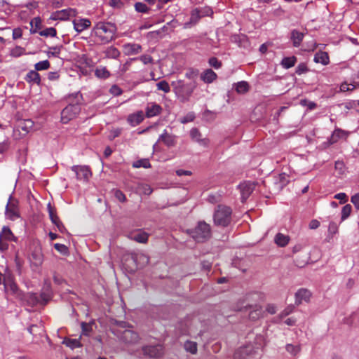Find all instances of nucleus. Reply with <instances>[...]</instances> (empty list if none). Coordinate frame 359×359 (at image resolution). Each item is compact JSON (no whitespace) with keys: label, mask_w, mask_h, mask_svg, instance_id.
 Segmentation results:
<instances>
[{"label":"nucleus","mask_w":359,"mask_h":359,"mask_svg":"<svg viewBox=\"0 0 359 359\" xmlns=\"http://www.w3.org/2000/svg\"><path fill=\"white\" fill-rule=\"evenodd\" d=\"M26 301L31 306H34L38 304H41L39 297L36 293H29L26 296Z\"/></svg>","instance_id":"7c9ffc66"},{"label":"nucleus","mask_w":359,"mask_h":359,"mask_svg":"<svg viewBox=\"0 0 359 359\" xmlns=\"http://www.w3.org/2000/svg\"><path fill=\"white\" fill-rule=\"evenodd\" d=\"M123 265L129 273H134L138 269L137 253L126 255L123 259Z\"/></svg>","instance_id":"1a4fd4ad"},{"label":"nucleus","mask_w":359,"mask_h":359,"mask_svg":"<svg viewBox=\"0 0 359 359\" xmlns=\"http://www.w3.org/2000/svg\"><path fill=\"white\" fill-rule=\"evenodd\" d=\"M355 86L353 84H348L346 82H344L340 86V90L342 92H346L349 90H353Z\"/></svg>","instance_id":"13d9d810"},{"label":"nucleus","mask_w":359,"mask_h":359,"mask_svg":"<svg viewBox=\"0 0 359 359\" xmlns=\"http://www.w3.org/2000/svg\"><path fill=\"white\" fill-rule=\"evenodd\" d=\"M137 261L138 268H142L149 263V258L144 254H137Z\"/></svg>","instance_id":"ea45409f"},{"label":"nucleus","mask_w":359,"mask_h":359,"mask_svg":"<svg viewBox=\"0 0 359 359\" xmlns=\"http://www.w3.org/2000/svg\"><path fill=\"white\" fill-rule=\"evenodd\" d=\"M143 355L149 358H158L164 353V348L162 344L147 345L142 348Z\"/></svg>","instance_id":"423d86ee"},{"label":"nucleus","mask_w":359,"mask_h":359,"mask_svg":"<svg viewBox=\"0 0 359 359\" xmlns=\"http://www.w3.org/2000/svg\"><path fill=\"white\" fill-rule=\"evenodd\" d=\"M186 351L191 354H196L198 351L197 343L192 341H187L184 345Z\"/></svg>","instance_id":"72a5a7b5"},{"label":"nucleus","mask_w":359,"mask_h":359,"mask_svg":"<svg viewBox=\"0 0 359 359\" xmlns=\"http://www.w3.org/2000/svg\"><path fill=\"white\" fill-rule=\"evenodd\" d=\"M311 296V293L307 289H299L295 294V304L299 305L303 301L308 302Z\"/></svg>","instance_id":"a211bd4d"},{"label":"nucleus","mask_w":359,"mask_h":359,"mask_svg":"<svg viewBox=\"0 0 359 359\" xmlns=\"http://www.w3.org/2000/svg\"><path fill=\"white\" fill-rule=\"evenodd\" d=\"M93 32L100 43H107L114 39L116 27L111 22H98L94 26Z\"/></svg>","instance_id":"f257e3e1"},{"label":"nucleus","mask_w":359,"mask_h":359,"mask_svg":"<svg viewBox=\"0 0 359 359\" xmlns=\"http://www.w3.org/2000/svg\"><path fill=\"white\" fill-rule=\"evenodd\" d=\"M109 4L110 6L116 8H121L123 6L121 0H109Z\"/></svg>","instance_id":"e2e57ef3"},{"label":"nucleus","mask_w":359,"mask_h":359,"mask_svg":"<svg viewBox=\"0 0 359 359\" xmlns=\"http://www.w3.org/2000/svg\"><path fill=\"white\" fill-rule=\"evenodd\" d=\"M13 238V234L8 226H4L0 232V240L11 241Z\"/></svg>","instance_id":"473e14b6"},{"label":"nucleus","mask_w":359,"mask_h":359,"mask_svg":"<svg viewBox=\"0 0 359 359\" xmlns=\"http://www.w3.org/2000/svg\"><path fill=\"white\" fill-rule=\"evenodd\" d=\"M158 141H161L167 147H174L177 143V137L172 134L168 133L165 130L160 135Z\"/></svg>","instance_id":"f3484780"},{"label":"nucleus","mask_w":359,"mask_h":359,"mask_svg":"<svg viewBox=\"0 0 359 359\" xmlns=\"http://www.w3.org/2000/svg\"><path fill=\"white\" fill-rule=\"evenodd\" d=\"M128 122L133 126L139 125L144 120V114L142 111L132 114L128 117Z\"/></svg>","instance_id":"4be33fe9"},{"label":"nucleus","mask_w":359,"mask_h":359,"mask_svg":"<svg viewBox=\"0 0 359 359\" xmlns=\"http://www.w3.org/2000/svg\"><path fill=\"white\" fill-rule=\"evenodd\" d=\"M76 13V11L73 8L63 9L55 12L53 14V19L66 20L69 19V17H75Z\"/></svg>","instance_id":"ddd939ff"},{"label":"nucleus","mask_w":359,"mask_h":359,"mask_svg":"<svg viewBox=\"0 0 359 359\" xmlns=\"http://www.w3.org/2000/svg\"><path fill=\"white\" fill-rule=\"evenodd\" d=\"M157 89L168 93L170 91V87L168 83L165 81H161L156 84Z\"/></svg>","instance_id":"8fccbe9b"},{"label":"nucleus","mask_w":359,"mask_h":359,"mask_svg":"<svg viewBox=\"0 0 359 359\" xmlns=\"http://www.w3.org/2000/svg\"><path fill=\"white\" fill-rule=\"evenodd\" d=\"M351 203L354 205L357 210H359V193L353 195L351 198Z\"/></svg>","instance_id":"338daca9"},{"label":"nucleus","mask_w":359,"mask_h":359,"mask_svg":"<svg viewBox=\"0 0 359 359\" xmlns=\"http://www.w3.org/2000/svg\"><path fill=\"white\" fill-rule=\"evenodd\" d=\"M314 62L316 63H321L324 65L330 62L329 55L326 52L319 51L314 55Z\"/></svg>","instance_id":"bb28decb"},{"label":"nucleus","mask_w":359,"mask_h":359,"mask_svg":"<svg viewBox=\"0 0 359 359\" xmlns=\"http://www.w3.org/2000/svg\"><path fill=\"white\" fill-rule=\"evenodd\" d=\"M290 237L281 233H278L275 236V243L280 247H285L289 243Z\"/></svg>","instance_id":"c756f323"},{"label":"nucleus","mask_w":359,"mask_h":359,"mask_svg":"<svg viewBox=\"0 0 359 359\" xmlns=\"http://www.w3.org/2000/svg\"><path fill=\"white\" fill-rule=\"evenodd\" d=\"M190 136L193 140L198 142L199 144L203 146H207L209 143V140L208 139L202 138L201 133L196 128H192L190 130Z\"/></svg>","instance_id":"aec40b11"},{"label":"nucleus","mask_w":359,"mask_h":359,"mask_svg":"<svg viewBox=\"0 0 359 359\" xmlns=\"http://www.w3.org/2000/svg\"><path fill=\"white\" fill-rule=\"evenodd\" d=\"M50 67V62L48 60L40 61L35 64L34 68L36 71L46 70Z\"/></svg>","instance_id":"c03bdc74"},{"label":"nucleus","mask_w":359,"mask_h":359,"mask_svg":"<svg viewBox=\"0 0 359 359\" xmlns=\"http://www.w3.org/2000/svg\"><path fill=\"white\" fill-rule=\"evenodd\" d=\"M105 54L106 57L115 59L120 55V52L116 48L111 46L107 49Z\"/></svg>","instance_id":"4c0bfd02"},{"label":"nucleus","mask_w":359,"mask_h":359,"mask_svg":"<svg viewBox=\"0 0 359 359\" xmlns=\"http://www.w3.org/2000/svg\"><path fill=\"white\" fill-rule=\"evenodd\" d=\"M217 77V74L211 69L205 70L201 76V79L206 83H212Z\"/></svg>","instance_id":"b1692460"},{"label":"nucleus","mask_w":359,"mask_h":359,"mask_svg":"<svg viewBox=\"0 0 359 359\" xmlns=\"http://www.w3.org/2000/svg\"><path fill=\"white\" fill-rule=\"evenodd\" d=\"M67 346L72 348L81 346L79 339H67L64 341Z\"/></svg>","instance_id":"79ce46f5"},{"label":"nucleus","mask_w":359,"mask_h":359,"mask_svg":"<svg viewBox=\"0 0 359 359\" xmlns=\"http://www.w3.org/2000/svg\"><path fill=\"white\" fill-rule=\"evenodd\" d=\"M25 81L28 83H33L36 85H40L41 77L37 71L31 70L27 74Z\"/></svg>","instance_id":"393cba45"},{"label":"nucleus","mask_w":359,"mask_h":359,"mask_svg":"<svg viewBox=\"0 0 359 359\" xmlns=\"http://www.w3.org/2000/svg\"><path fill=\"white\" fill-rule=\"evenodd\" d=\"M286 351L290 353L292 355H297L301 351V347L299 345H293L291 344H287L285 346Z\"/></svg>","instance_id":"58836bf2"},{"label":"nucleus","mask_w":359,"mask_h":359,"mask_svg":"<svg viewBox=\"0 0 359 359\" xmlns=\"http://www.w3.org/2000/svg\"><path fill=\"white\" fill-rule=\"evenodd\" d=\"M328 232L330 234H336L338 232V226L337 223L334 222H331L328 226Z\"/></svg>","instance_id":"bf43d9fd"},{"label":"nucleus","mask_w":359,"mask_h":359,"mask_svg":"<svg viewBox=\"0 0 359 359\" xmlns=\"http://www.w3.org/2000/svg\"><path fill=\"white\" fill-rule=\"evenodd\" d=\"M30 262L32 264L38 266L43 262V257L40 252H33L30 257Z\"/></svg>","instance_id":"c9c22d12"},{"label":"nucleus","mask_w":359,"mask_h":359,"mask_svg":"<svg viewBox=\"0 0 359 359\" xmlns=\"http://www.w3.org/2000/svg\"><path fill=\"white\" fill-rule=\"evenodd\" d=\"M304 38L303 33L297 31V30H293L291 32V39L292 41L293 46L295 47H298L300 46L302 40Z\"/></svg>","instance_id":"c85d7f7f"},{"label":"nucleus","mask_w":359,"mask_h":359,"mask_svg":"<svg viewBox=\"0 0 359 359\" xmlns=\"http://www.w3.org/2000/svg\"><path fill=\"white\" fill-rule=\"evenodd\" d=\"M39 34L43 36L54 37L57 34V31L54 27L46 28L39 32Z\"/></svg>","instance_id":"49530a36"},{"label":"nucleus","mask_w":359,"mask_h":359,"mask_svg":"<svg viewBox=\"0 0 359 359\" xmlns=\"http://www.w3.org/2000/svg\"><path fill=\"white\" fill-rule=\"evenodd\" d=\"M334 198L339 200L341 203H344L347 201L348 196L345 193H339L334 196Z\"/></svg>","instance_id":"0e129e2a"},{"label":"nucleus","mask_w":359,"mask_h":359,"mask_svg":"<svg viewBox=\"0 0 359 359\" xmlns=\"http://www.w3.org/2000/svg\"><path fill=\"white\" fill-rule=\"evenodd\" d=\"M198 71L194 69H188L185 73V76L191 80V81H195L198 76Z\"/></svg>","instance_id":"5fc2aeb1"},{"label":"nucleus","mask_w":359,"mask_h":359,"mask_svg":"<svg viewBox=\"0 0 359 359\" xmlns=\"http://www.w3.org/2000/svg\"><path fill=\"white\" fill-rule=\"evenodd\" d=\"M175 93L183 99H187L191 96L194 90L195 89L196 84V81H191L188 83H185L182 80H177L171 83Z\"/></svg>","instance_id":"20e7f679"},{"label":"nucleus","mask_w":359,"mask_h":359,"mask_svg":"<svg viewBox=\"0 0 359 359\" xmlns=\"http://www.w3.org/2000/svg\"><path fill=\"white\" fill-rule=\"evenodd\" d=\"M130 238L140 243H146L148 241L149 234L144 231H138L132 233Z\"/></svg>","instance_id":"5701e85b"},{"label":"nucleus","mask_w":359,"mask_h":359,"mask_svg":"<svg viewBox=\"0 0 359 359\" xmlns=\"http://www.w3.org/2000/svg\"><path fill=\"white\" fill-rule=\"evenodd\" d=\"M3 284L6 293L15 294L18 291V286L14 282L13 278L11 274H5L4 276Z\"/></svg>","instance_id":"f8f14e48"},{"label":"nucleus","mask_w":359,"mask_h":359,"mask_svg":"<svg viewBox=\"0 0 359 359\" xmlns=\"http://www.w3.org/2000/svg\"><path fill=\"white\" fill-rule=\"evenodd\" d=\"M293 306H289L287 308H285L280 314V318H283L287 316H288L290 313H291L293 311Z\"/></svg>","instance_id":"69168bd1"},{"label":"nucleus","mask_w":359,"mask_h":359,"mask_svg":"<svg viewBox=\"0 0 359 359\" xmlns=\"http://www.w3.org/2000/svg\"><path fill=\"white\" fill-rule=\"evenodd\" d=\"M139 190L145 195H150L152 193V189L148 184H140L138 187Z\"/></svg>","instance_id":"6e6d98bb"},{"label":"nucleus","mask_w":359,"mask_h":359,"mask_svg":"<svg viewBox=\"0 0 359 359\" xmlns=\"http://www.w3.org/2000/svg\"><path fill=\"white\" fill-rule=\"evenodd\" d=\"M209 65L213 68L218 69L222 67V62L217 57H212L208 60Z\"/></svg>","instance_id":"864d4df0"},{"label":"nucleus","mask_w":359,"mask_h":359,"mask_svg":"<svg viewBox=\"0 0 359 359\" xmlns=\"http://www.w3.org/2000/svg\"><path fill=\"white\" fill-rule=\"evenodd\" d=\"M72 170L75 172L76 179L79 180L87 181L92 175L89 167L86 165H74L72 167Z\"/></svg>","instance_id":"9b49d317"},{"label":"nucleus","mask_w":359,"mask_h":359,"mask_svg":"<svg viewBox=\"0 0 359 359\" xmlns=\"http://www.w3.org/2000/svg\"><path fill=\"white\" fill-rule=\"evenodd\" d=\"M297 62V57L294 56L284 57L281 61V65L285 68L289 69L294 66Z\"/></svg>","instance_id":"2f4dec72"},{"label":"nucleus","mask_w":359,"mask_h":359,"mask_svg":"<svg viewBox=\"0 0 359 359\" xmlns=\"http://www.w3.org/2000/svg\"><path fill=\"white\" fill-rule=\"evenodd\" d=\"M202 17V15L200 13V10L198 8H195L191 12V20H196Z\"/></svg>","instance_id":"774afa93"},{"label":"nucleus","mask_w":359,"mask_h":359,"mask_svg":"<svg viewBox=\"0 0 359 359\" xmlns=\"http://www.w3.org/2000/svg\"><path fill=\"white\" fill-rule=\"evenodd\" d=\"M54 248L56 250L61 252L63 255H66L68 252V248L63 244L55 243Z\"/></svg>","instance_id":"4d7b16f0"},{"label":"nucleus","mask_w":359,"mask_h":359,"mask_svg":"<svg viewBox=\"0 0 359 359\" xmlns=\"http://www.w3.org/2000/svg\"><path fill=\"white\" fill-rule=\"evenodd\" d=\"M307 71H308L307 67H306V64H304V63L299 64L296 69V73L299 75H301V74L306 72Z\"/></svg>","instance_id":"680f3d73"},{"label":"nucleus","mask_w":359,"mask_h":359,"mask_svg":"<svg viewBox=\"0 0 359 359\" xmlns=\"http://www.w3.org/2000/svg\"><path fill=\"white\" fill-rule=\"evenodd\" d=\"M264 301V294L261 292H250L245 295L243 300V306L238 309L239 311L248 310L250 304H260Z\"/></svg>","instance_id":"39448f33"},{"label":"nucleus","mask_w":359,"mask_h":359,"mask_svg":"<svg viewBox=\"0 0 359 359\" xmlns=\"http://www.w3.org/2000/svg\"><path fill=\"white\" fill-rule=\"evenodd\" d=\"M6 216L11 220H15L20 217L18 201L11 196L6 207Z\"/></svg>","instance_id":"6e6552de"},{"label":"nucleus","mask_w":359,"mask_h":359,"mask_svg":"<svg viewBox=\"0 0 359 359\" xmlns=\"http://www.w3.org/2000/svg\"><path fill=\"white\" fill-rule=\"evenodd\" d=\"M121 339L127 344H136L139 339V335L137 332L131 330H126L121 335Z\"/></svg>","instance_id":"dca6fc26"},{"label":"nucleus","mask_w":359,"mask_h":359,"mask_svg":"<svg viewBox=\"0 0 359 359\" xmlns=\"http://www.w3.org/2000/svg\"><path fill=\"white\" fill-rule=\"evenodd\" d=\"M133 167L135 168H148L151 167V164L148 159H141L139 161H137L134 164Z\"/></svg>","instance_id":"603ef678"},{"label":"nucleus","mask_w":359,"mask_h":359,"mask_svg":"<svg viewBox=\"0 0 359 359\" xmlns=\"http://www.w3.org/2000/svg\"><path fill=\"white\" fill-rule=\"evenodd\" d=\"M135 8L136 11H137L139 13H146L149 10L148 6L145 4L142 3V2H137L135 4Z\"/></svg>","instance_id":"3c124183"},{"label":"nucleus","mask_w":359,"mask_h":359,"mask_svg":"<svg viewBox=\"0 0 359 359\" xmlns=\"http://www.w3.org/2000/svg\"><path fill=\"white\" fill-rule=\"evenodd\" d=\"M232 210L224 205H218L215 210L213 219L215 225L227 226L231 222Z\"/></svg>","instance_id":"7ed1b4c3"},{"label":"nucleus","mask_w":359,"mask_h":359,"mask_svg":"<svg viewBox=\"0 0 359 359\" xmlns=\"http://www.w3.org/2000/svg\"><path fill=\"white\" fill-rule=\"evenodd\" d=\"M352 206L350 204L345 205L341 210V221L346 219L351 215Z\"/></svg>","instance_id":"37998d69"},{"label":"nucleus","mask_w":359,"mask_h":359,"mask_svg":"<svg viewBox=\"0 0 359 359\" xmlns=\"http://www.w3.org/2000/svg\"><path fill=\"white\" fill-rule=\"evenodd\" d=\"M162 107L156 103H150L146 108V116L151 118L161 113Z\"/></svg>","instance_id":"6ab92c4d"},{"label":"nucleus","mask_w":359,"mask_h":359,"mask_svg":"<svg viewBox=\"0 0 359 359\" xmlns=\"http://www.w3.org/2000/svg\"><path fill=\"white\" fill-rule=\"evenodd\" d=\"M80 111L81 107L79 104H69L61 112V121L63 123H67L76 118Z\"/></svg>","instance_id":"0eeeda50"},{"label":"nucleus","mask_w":359,"mask_h":359,"mask_svg":"<svg viewBox=\"0 0 359 359\" xmlns=\"http://www.w3.org/2000/svg\"><path fill=\"white\" fill-rule=\"evenodd\" d=\"M256 184L253 182H244L239 184L238 189L241 194V201L244 203L251 195L255 188Z\"/></svg>","instance_id":"9d476101"},{"label":"nucleus","mask_w":359,"mask_h":359,"mask_svg":"<svg viewBox=\"0 0 359 359\" xmlns=\"http://www.w3.org/2000/svg\"><path fill=\"white\" fill-rule=\"evenodd\" d=\"M249 89L248 83L246 81H241L236 84V90L238 93H246Z\"/></svg>","instance_id":"a18cd8bd"},{"label":"nucleus","mask_w":359,"mask_h":359,"mask_svg":"<svg viewBox=\"0 0 359 359\" xmlns=\"http://www.w3.org/2000/svg\"><path fill=\"white\" fill-rule=\"evenodd\" d=\"M30 25L32 26L31 32L36 33L41 28V20L39 17L34 18L31 22Z\"/></svg>","instance_id":"e433bc0d"},{"label":"nucleus","mask_w":359,"mask_h":359,"mask_svg":"<svg viewBox=\"0 0 359 359\" xmlns=\"http://www.w3.org/2000/svg\"><path fill=\"white\" fill-rule=\"evenodd\" d=\"M62 48V46H52V47H50L48 49L49 50L48 51V56L50 57V56H53V57H59V55L60 53V51H61V48Z\"/></svg>","instance_id":"09e8293b"},{"label":"nucleus","mask_w":359,"mask_h":359,"mask_svg":"<svg viewBox=\"0 0 359 359\" xmlns=\"http://www.w3.org/2000/svg\"><path fill=\"white\" fill-rule=\"evenodd\" d=\"M95 75L100 79H107L110 76V73L106 67H101L95 69Z\"/></svg>","instance_id":"f704fd0d"},{"label":"nucleus","mask_w":359,"mask_h":359,"mask_svg":"<svg viewBox=\"0 0 359 359\" xmlns=\"http://www.w3.org/2000/svg\"><path fill=\"white\" fill-rule=\"evenodd\" d=\"M73 25L74 29L81 33L90 27L91 22L87 18H76L73 20Z\"/></svg>","instance_id":"4468645a"},{"label":"nucleus","mask_w":359,"mask_h":359,"mask_svg":"<svg viewBox=\"0 0 359 359\" xmlns=\"http://www.w3.org/2000/svg\"><path fill=\"white\" fill-rule=\"evenodd\" d=\"M346 137V132L341 129H336L332 133L331 137L329 139L330 144L337 142L341 138Z\"/></svg>","instance_id":"cd10ccee"},{"label":"nucleus","mask_w":359,"mask_h":359,"mask_svg":"<svg viewBox=\"0 0 359 359\" xmlns=\"http://www.w3.org/2000/svg\"><path fill=\"white\" fill-rule=\"evenodd\" d=\"M39 299L41 301V304H46L47 302L51 298V290H50V283L45 282V285L43 287V291L41 293Z\"/></svg>","instance_id":"412c9836"},{"label":"nucleus","mask_w":359,"mask_h":359,"mask_svg":"<svg viewBox=\"0 0 359 359\" xmlns=\"http://www.w3.org/2000/svg\"><path fill=\"white\" fill-rule=\"evenodd\" d=\"M186 233L198 243H203L209 240L212 236L210 224L204 221H199L195 227L187 229Z\"/></svg>","instance_id":"f03ea898"},{"label":"nucleus","mask_w":359,"mask_h":359,"mask_svg":"<svg viewBox=\"0 0 359 359\" xmlns=\"http://www.w3.org/2000/svg\"><path fill=\"white\" fill-rule=\"evenodd\" d=\"M124 51L127 55H135L142 51V46L136 43H128L124 45Z\"/></svg>","instance_id":"a878e982"},{"label":"nucleus","mask_w":359,"mask_h":359,"mask_svg":"<svg viewBox=\"0 0 359 359\" xmlns=\"http://www.w3.org/2000/svg\"><path fill=\"white\" fill-rule=\"evenodd\" d=\"M249 318L252 320H257L263 317L264 311L261 304H250Z\"/></svg>","instance_id":"2eb2a0df"},{"label":"nucleus","mask_w":359,"mask_h":359,"mask_svg":"<svg viewBox=\"0 0 359 359\" xmlns=\"http://www.w3.org/2000/svg\"><path fill=\"white\" fill-rule=\"evenodd\" d=\"M140 60L144 65L153 63V58L149 55H143L140 57Z\"/></svg>","instance_id":"052dcab7"},{"label":"nucleus","mask_w":359,"mask_h":359,"mask_svg":"<svg viewBox=\"0 0 359 359\" xmlns=\"http://www.w3.org/2000/svg\"><path fill=\"white\" fill-rule=\"evenodd\" d=\"M81 334L85 336H89L93 331L92 325L85 322L81 323Z\"/></svg>","instance_id":"de8ad7c7"},{"label":"nucleus","mask_w":359,"mask_h":359,"mask_svg":"<svg viewBox=\"0 0 359 359\" xmlns=\"http://www.w3.org/2000/svg\"><path fill=\"white\" fill-rule=\"evenodd\" d=\"M248 355L247 348L242 347L236 350L233 354L234 359H245Z\"/></svg>","instance_id":"a19ab883"}]
</instances>
